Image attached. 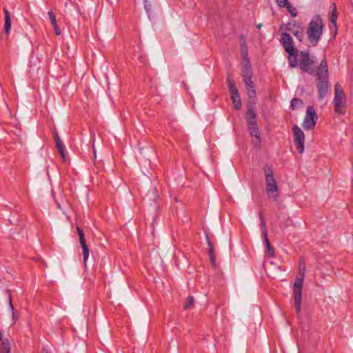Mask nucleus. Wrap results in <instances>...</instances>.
Wrapping results in <instances>:
<instances>
[{
    "label": "nucleus",
    "instance_id": "nucleus-1",
    "mask_svg": "<svg viewBox=\"0 0 353 353\" xmlns=\"http://www.w3.org/2000/svg\"><path fill=\"white\" fill-rule=\"evenodd\" d=\"M305 264L302 260L299 265V273L296 277L295 282L293 285V296L297 314L301 312V306L302 302V288L305 279Z\"/></svg>",
    "mask_w": 353,
    "mask_h": 353
},
{
    "label": "nucleus",
    "instance_id": "nucleus-2",
    "mask_svg": "<svg viewBox=\"0 0 353 353\" xmlns=\"http://www.w3.org/2000/svg\"><path fill=\"white\" fill-rule=\"evenodd\" d=\"M319 99H323L328 91V69L327 61L323 59L316 72Z\"/></svg>",
    "mask_w": 353,
    "mask_h": 353
},
{
    "label": "nucleus",
    "instance_id": "nucleus-3",
    "mask_svg": "<svg viewBox=\"0 0 353 353\" xmlns=\"http://www.w3.org/2000/svg\"><path fill=\"white\" fill-rule=\"evenodd\" d=\"M323 23L319 15H315L309 23L307 30L308 40L312 46L319 43L323 34Z\"/></svg>",
    "mask_w": 353,
    "mask_h": 353
},
{
    "label": "nucleus",
    "instance_id": "nucleus-4",
    "mask_svg": "<svg viewBox=\"0 0 353 353\" xmlns=\"http://www.w3.org/2000/svg\"><path fill=\"white\" fill-rule=\"evenodd\" d=\"M281 43L289 54L288 63L292 68L298 67V50L294 48V41L290 34L283 32L281 37Z\"/></svg>",
    "mask_w": 353,
    "mask_h": 353
},
{
    "label": "nucleus",
    "instance_id": "nucleus-5",
    "mask_svg": "<svg viewBox=\"0 0 353 353\" xmlns=\"http://www.w3.org/2000/svg\"><path fill=\"white\" fill-rule=\"evenodd\" d=\"M263 171L265 177L266 193L270 199L276 200L279 188L277 182L274 176L273 170L270 166L265 165L263 168Z\"/></svg>",
    "mask_w": 353,
    "mask_h": 353
},
{
    "label": "nucleus",
    "instance_id": "nucleus-6",
    "mask_svg": "<svg viewBox=\"0 0 353 353\" xmlns=\"http://www.w3.org/2000/svg\"><path fill=\"white\" fill-rule=\"evenodd\" d=\"M314 63V57L310 55L309 50L298 52V66L302 71L310 75H314L313 66Z\"/></svg>",
    "mask_w": 353,
    "mask_h": 353
},
{
    "label": "nucleus",
    "instance_id": "nucleus-7",
    "mask_svg": "<svg viewBox=\"0 0 353 353\" xmlns=\"http://www.w3.org/2000/svg\"><path fill=\"white\" fill-rule=\"evenodd\" d=\"M335 112L339 114H345L343 108L345 105V93L339 83L334 85V97L333 100Z\"/></svg>",
    "mask_w": 353,
    "mask_h": 353
},
{
    "label": "nucleus",
    "instance_id": "nucleus-8",
    "mask_svg": "<svg viewBox=\"0 0 353 353\" xmlns=\"http://www.w3.org/2000/svg\"><path fill=\"white\" fill-rule=\"evenodd\" d=\"M318 117L313 106H308L303 120V127L305 130H311L315 126Z\"/></svg>",
    "mask_w": 353,
    "mask_h": 353
},
{
    "label": "nucleus",
    "instance_id": "nucleus-9",
    "mask_svg": "<svg viewBox=\"0 0 353 353\" xmlns=\"http://www.w3.org/2000/svg\"><path fill=\"white\" fill-rule=\"evenodd\" d=\"M292 132L294 137V144L300 154L304 152L305 134L302 130L296 125L292 127Z\"/></svg>",
    "mask_w": 353,
    "mask_h": 353
},
{
    "label": "nucleus",
    "instance_id": "nucleus-10",
    "mask_svg": "<svg viewBox=\"0 0 353 353\" xmlns=\"http://www.w3.org/2000/svg\"><path fill=\"white\" fill-rule=\"evenodd\" d=\"M77 231L79 236L80 244L83 250V262L84 263H85L89 256V249L85 243V236L83 230L79 227H77Z\"/></svg>",
    "mask_w": 353,
    "mask_h": 353
},
{
    "label": "nucleus",
    "instance_id": "nucleus-11",
    "mask_svg": "<svg viewBox=\"0 0 353 353\" xmlns=\"http://www.w3.org/2000/svg\"><path fill=\"white\" fill-rule=\"evenodd\" d=\"M275 1L276 2L279 7L285 8L287 11L292 15V17H296V9L289 3L288 0H275Z\"/></svg>",
    "mask_w": 353,
    "mask_h": 353
},
{
    "label": "nucleus",
    "instance_id": "nucleus-12",
    "mask_svg": "<svg viewBox=\"0 0 353 353\" xmlns=\"http://www.w3.org/2000/svg\"><path fill=\"white\" fill-rule=\"evenodd\" d=\"M6 294L8 296V305L9 307L12 312V324H14L17 320L19 319V314L15 310L13 305H12V296L11 294V291L10 290H6Z\"/></svg>",
    "mask_w": 353,
    "mask_h": 353
},
{
    "label": "nucleus",
    "instance_id": "nucleus-13",
    "mask_svg": "<svg viewBox=\"0 0 353 353\" xmlns=\"http://www.w3.org/2000/svg\"><path fill=\"white\" fill-rule=\"evenodd\" d=\"M3 12L5 14V26L4 31L6 34H9L11 29V18L9 11L4 8Z\"/></svg>",
    "mask_w": 353,
    "mask_h": 353
},
{
    "label": "nucleus",
    "instance_id": "nucleus-14",
    "mask_svg": "<svg viewBox=\"0 0 353 353\" xmlns=\"http://www.w3.org/2000/svg\"><path fill=\"white\" fill-rule=\"evenodd\" d=\"M10 344L8 339L0 341V353H10Z\"/></svg>",
    "mask_w": 353,
    "mask_h": 353
},
{
    "label": "nucleus",
    "instance_id": "nucleus-15",
    "mask_svg": "<svg viewBox=\"0 0 353 353\" xmlns=\"http://www.w3.org/2000/svg\"><path fill=\"white\" fill-rule=\"evenodd\" d=\"M241 73L243 79L252 77V70L249 62L243 65Z\"/></svg>",
    "mask_w": 353,
    "mask_h": 353
},
{
    "label": "nucleus",
    "instance_id": "nucleus-16",
    "mask_svg": "<svg viewBox=\"0 0 353 353\" xmlns=\"http://www.w3.org/2000/svg\"><path fill=\"white\" fill-rule=\"evenodd\" d=\"M231 99L236 110H239L241 108V100L239 93L231 94Z\"/></svg>",
    "mask_w": 353,
    "mask_h": 353
},
{
    "label": "nucleus",
    "instance_id": "nucleus-17",
    "mask_svg": "<svg viewBox=\"0 0 353 353\" xmlns=\"http://www.w3.org/2000/svg\"><path fill=\"white\" fill-rule=\"evenodd\" d=\"M250 136L252 137V142L255 145H259L261 143V134L259 130H252L250 132Z\"/></svg>",
    "mask_w": 353,
    "mask_h": 353
},
{
    "label": "nucleus",
    "instance_id": "nucleus-18",
    "mask_svg": "<svg viewBox=\"0 0 353 353\" xmlns=\"http://www.w3.org/2000/svg\"><path fill=\"white\" fill-rule=\"evenodd\" d=\"M264 239V244L266 247V252L270 256H274V251L273 248L271 246L270 242L268 239V236H263Z\"/></svg>",
    "mask_w": 353,
    "mask_h": 353
},
{
    "label": "nucleus",
    "instance_id": "nucleus-19",
    "mask_svg": "<svg viewBox=\"0 0 353 353\" xmlns=\"http://www.w3.org/2000/svg\"><path fill=\"white\" fill-rule=\"evenodd\" d=\"M247 121H256V114L253 107L249 106L247 110Z\"/></svg>",
    "mask_w": 353,
    "mask_h": 353
},
{
    "label": "nucleus",
    "instance_id": "nucleus-20",
    "mask_svg": "<svg viewBox=\"0 0 353 353\" xmlns=\"http://www.w3.org/2000/svg\"><path fill=\"white\" fill-rule=\"evenodd\" d=\"M227 83L231 94L239 93V91L236 88L234 82L230 78L227 79Z\"/></svg>",
    "mask_w": 353,
    "mask_h": 353
},
{
    "label": "nucleus",
    "instance_id": "nucleus-21",
    "mask_svg": "<svg viewBox=\"0 0 353 353\" xmlns=\"http://www.w3.org/2000/svg\"><path fill=\"white\" fill-rule=\"evenodd\" d=\"M53 134H54V142H55L56 147H57V150H59V149H61L63 147H65V145H64L63 143L62 142L61 139H60L58 133L54 132Z\"/></svg>",
    "mask_w": 353,
    "mask_h": 353
},
{
    "label": "nucleus",
    "instance_id": "nucleus-22",
    "mask_svg": "<svg viewBox=\"0 0 353 353\" xmlns=\"http://www.w3.org/2000/svg\"><path fill=\"white\" fill-rule=\"evenodd\" d=\"M194 302V297L192 296H188L185 301L183 309L184 310L190 309L193 305Z\"/></svg>",
    "mask_w": 353,
    "mask_h": 353
},
{
    "label": "nucleus",
    "instance_id": "nucleus-23",
    "mask_svg": "<svg viewBox=\"0 0 353 353\" xmlns=\"http://www.w3.org/2000/svg\"><path fill=\"white\" fill-rule=\"evenodd\" d=\"M303 101L298 98H293L290 102V105L292 109H296L299 107H301Z\"/></svg>",
    "mask_w": 353,
    "mask_h": 353
},
{
    "label": "nucleus",
    "instance_id": "nucleus-24",
    "mask_svg": "<svg viewBox=\"0 0 353 353\" xmlns=\"http://www.w3.org/2000/svg\"><path fill=\"white\" fill-rule=\"evenodd\" d=\"M259 218L261 220V227L262 229V235H263V236H268V230L266 228L265 222L264 219L261 213L259 214Z\"/></svg>",
    "mask_w": 353,
    "mask_h": 353
},
{
    "label": "nucleus",
    "instance_id": "nucleus-25",
    "mask_svg": "<svg viewBox=\"0 0 353 353\" xmlns=\"http://www.w3.org/2000/svg\"><path fill=\"white\" fill-rule=\"evenodd\" d=\"M334 8L332 12L331 16H330V21L332 23H333L334 26H336V19H337V12H336V7L334 3H333Z\"/></svg>",
    "mask_w": 353,
    "mask_h": 353
},
{
    "label": "nucleus",
    "instance_id": "nucleus-26",
    "mask_svg": "<svg viewBox=\"0 0 353 353\" xmlns=\"http://www.w3.org/2000/svg\"><path fill=\"white\" fill-rule=\"evenodd\" d=\"M247 125L249 132L259 129L256 121H247Z\"/></svg>",
    "mask_w": 353,
    "mask_h": 353
},
{
    "label": "nucleus",
    "instance_id": "nucleus-27",
    "mask_svg": "<svg viewBox=\"0 0 353 353\" xmlns=\"http://www.w3.org/2000/svg\"><path fill=\"white\" fill-rule=\"evenodd\" d=\"M247 90V94L249 97L250 99H255L256 97V92L255 90V88H248L246 89Z\"/></svg>",
    "mask_w": 353,
    "mask_h": 353
},
{
    "label": "nucleus",
    "instance_id": "nucleus-28",
    "mask_svg": "<svg viewBox=\"0 0 353 353\" xmlns=\"http://www.w3.org/2000/svg\"><path fill=\"white\" fill-rule=\"evenodd\" d=\"M243 81L245 83L246 89L254 87V84L253 81L252 80V77L243 79Z\"/></svg>",
    "mask_w": 353,
    "mask_h": 353
},
{
    "label": "nucleus",
    "instance_id": "nucleus-29",
    "mask_svg": "<svg viewBox=\"0 0 353 353\" xmlns=\"http://www.w3.org/2000/svg\"><path fill=\"white\" fill-rule=\"evenodd\" d=\"M292 33L296 37V38L299 41H302L304 38V33L302 31H295L292 32Z\"/></svg>",
    "mask_w": 353,
    "mask_h": 353
},
{
    "label": "nucleus",
    "instance_id": "nucleus-30",
    "mask_svg": "<svg viewBox=\"0 0 353 353\" xmlns=\"http://www.w3.org/2000/svg\"><path fill=\"white\" fill-rule=\"evenodd\" d=\"M205 238H206V241H207L208 246L209 248V253H214V246H213V244L211 242V241H210V238H209L208 234H206Z\"/></svg>",
    "mask_w": 353,
    "mask_h": 353
},
{
    "label": "nucleus",
    "instance_id": "nucleus-31",
    "mask_svg": "<svg viewBox=\"0 0 353 353\" xmlns=\"http://www.w3.org/2000/svg\"><path fill=\"white\" fill-rule=\"evenodd\" d=\"M144 8L149 14L152 12V6L148 0H143Z\"/></svg>",
    "mask_w": 353,
    "mask_h": 353
},
{
    "label": "nucleus",
    "instance_id": "nucleus-32",
    "mask_svg": "<svg viewBox=\"0 0 353 353\" xmlns=\"http://www.w3.org/2000/svg\"><path fill=\"white\" fill-rule=\"evenodd\" d=\"M48 14V17H49V19L50 20L52 25V26L57 25V20H56V17L54 14V13L52 11H49Z\"/></svg>",
    "mask_w": 353,
    "mask_h": 353
},
{
    "label": "nucleus",
    "instance_id": "nucleus-33",
    "mask_svg": "<svg viewBox=\"0 0 353 353\" xmlns=\"http://www.w3.org/2000/svg\"><path fill=\"white\" fill-rule=\"evenodd\" d=\"M58 152H59V154H61V159L63 161H65L66 159V157H65V153H66V150H65V147H63V148L61 149H59L58 150Z\"/></svg>",
    "mask_w": 353,
    "mask_h": 353
},
{
    "label": "nucleus",
    "instance_id": "nucleus-34",
    "mask_svg": "<svg viewBox=\"0 0 353 353\" xmlns=\"http://www.w3.org/2000/svg\"><path fill=\"white\" fill-rule=\"evenodd\" d=\"M209 257H210L211 263L212 264V265H215V254H214V252L209 253Z\"/></svg>",
    "mask_w": 353,
    "mask_h": 353
},
{
    "label": "nucleus",
    "instance_id": "nucleus-35",
    "mask_svg": "<svg viewBox=\"0 0 353 353\" xmlns=\"http://www.w3.org/2000/svg\"><path fill=\"white\" fill-rule=\"evenodd\" d=\"M54 28V33L56 35H60L61 32V30L60 28H59L58 25H55V26H53Z\"/></svg>",
    "mask_w": 353,
    "mask_h": 353
},
{
    "label": "nucleus",
    "instance_id": "nucleus-36",
    "mask_svg": "<svg viewBox=\"0 0 353 353\" xmlns=\"http://www.w3.org/2000/svg\"><path fill=\"white\" fill-rule=\"evenodd\" d=\"M92 147H93L94 157V158H96V157H97V155H96V150H95V147H94V143L92 144Z\"/></svg>",
    "mask_w": 353,
    "mask_h": 353
},
{
    "label": "nucleus",
    "instance_id": "nucleus-37",
    "mask_svg": "<svg viewBox=\"0 0 353 353\" xmlns=\"http://www.w3.org/2000/svg\"><path fill=\"white\" fill-rule=\"evenodd\" d=\"M241 46H242V47L245 48V43L244 42L243 44H242Z\"/></svg>",
    "mask_w": 353,
    "mask_h": 353
},
{
    "label": "nucleus",
    "instance_id": "nucleus-38",
    "mask_svg": "<svg viewBox=\"0 0 353 353\" xmlns=\"http://www.w3.org/2000/svg\"><path fill=\"white\" fill-rule=\"evenodd\" d=\"M152 192H153V195H154V194H155V189H154V190H152Z\"/></svg>",
    "mask_w": 353,
    "mask_h": 353
},
{
    "label": "nucleus",
    "instance_id": "nucleus-39",
    "mask_svg": "<svg viewBox=\"0 0 353 353\" xmlns=\"http://www.w3.org/2000/svg\"><path fill=\"white\" fill-rule=\"evenodd\" d=\"M261 24L258 25L259 28H261Z\"/></svg>",
    "mask_w": 353,
    "mask_h": 353
}]
</instances>
